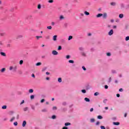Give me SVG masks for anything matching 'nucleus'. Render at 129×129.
I'll return each mask as SVG.
<instances>
[{"label": "nucleus", "instance_id": "a211bd4d", "mask_svg": "<svg viewBox=\"0 0 129 129\" xmlns=\"http://www.w3.org/2000/svg\"><path fill=\"white\" fill-rule=\"evenodd\" d=\"M29 93H33V92H34V90L31 89L29 90Z\"/></svg>", "mask_w": 129, "mask_h": 129}, {"label": "nucleus", "instance_id": "f704fd0d", "mask_svg": "<svg viewBox=\"0 0 129 129\" xmlns=\"http://www.w3.org/2000/svg\"><path fill=\"white\" fill-rule=\"evenodd\" d=\"M99 94V93H98V92H95L94 93L95 96H97V95H98Z\"/></svg>", "mask_w": 129, "mask_h": 129}, {"label": "nucleus", "instance_id": "8fccbe9b", "mask_svg": "<svg viewBox=\"0 0 129 129\" xmlns=\"http://www.w3.org/2000/svg\"><path fill=\"white\" fill-rule=\"evenodd\" d=\"M101 129H105V127L104 126H101Z\"/></svg>", "mask_w": 129, "mask_h": 129}, {"label": "nucleus", "instance_id": "412c9836", "mask_svg": "<svg viewBox=\"0 0 129 129\" xmlns=\"http://www.w3.org/2000/svg\"><path fill=\"white\" fill-rule=\"evenodd\" d=\"M69 63H72V64H73L74 63V60H69Z\"/></svg>", "mask_w": 129, "mask_h": 129}, {"label": "nucleus", "instance_id": "e2e57ef3", "mask_svg": "<svg viewBox=\"0 0 129 129\" xmlns=\"http://www.w3.org/2000/svg\"><path fill=\"white\" fill-rule=\"evenodd\" d=\"M32 77H33V78H35V74H33L32 75Z\"/></svg>", "mask_w": 129, "mask_h": 129}, {"label": "nucleus", "instance_id": "473e14b6", "mask_svg": "<svg viewBox=\"0 0 129 129\" xmlns=\"http://www.w3.org/2000/svg\"><path fill=\"white\" fill-rule=\"evenodd\" d=\"M91 122H94V121H95V120L94 119V118H92L91 119Z\"/></svg>", "mask_w": 129, "mask_h": 129}, {"label": "nucleus", "instance_id": "aec40b11", "mask_svg": "<svg viewBox=\"0 0 129 129\" xmlns=\"http://www.w3.org/2000/svg\"><path fill=\"white\" fill-rule=\"evenodd\" d=\"M36 38L37 39V40H39L40 38H43V37H42L41 36H36Z\"/></svg>", "mask_w": 129, "mask_h": 129}, {"label": "nucleus", "instance_id": "3c124183", "mask_svg": "<svg viewBox=\"0 0 129 129\" xmlns=\"http://www.w3.org/2000/svg\"><path fill=\"white\" fill-rule=\"evenodd\" d=\"M99 123H100V122L99 121H97L96 123V125H98L99 124Z\"/></svg>", "mask_w": 129, "mask_h": 129}, {"label": "nucleus", "instance_id": "f257e3e1", "mask_svg": "<svg viewBox=\"0 0 129 129\" xmlns=\"http://www.w3.org/2000/svg\"><path fill=\"white\" fill-rule=\"evenodd\" d=\"M17 69H18V67L17 66H15L14 67L11 66L9 68V70L10 71H12V70H13L14 72H16Z\"/></svg>", "mask_w": 129, "mask_h": 129}, {"label": "nucleus", "instance_id": "58836bf2", "mask_svg": "<svg viewBox=\"0 0 129 129\" xmlns=\"http://www.w3.org/2000/svg\"><path fill=\"white\" fill-rule=\"evenodd\" d=\"M59 19L60 20H63V19H64V17H63V16H60Z\"/></svg>", "mask_w": 129, "mask_h": 129}, {"label": "nucleus", "instance_id": "72a5a7b5", "mask_svg": "<svg viewBox=\"0 0 129 129\" xmlns=\"http://www.w3.org/2000/svg\"><path fill=\"white\" fill-rule=\"evenodd\" d=\"M30 98L31 99H34V98H35V96L34 95L30 96Z\"/></svg>", "mask_w": 129, "mask_h": 129}, {"label": "nucleus", "instance_id": "69168bd1", "mask_svg": "<svg viewBox=\"0 0 129 129\" xmlns=\"http://www.w3.org/2000/svg\"><path fill=\"white\" fill-rule=\"evenodd\" d=\"M46 80H50V78L47 77V78H46Z\"/></svg>", "mask_w": 129, "mask_h": 129}, {"label": "nucleus", "instance_id": "e433bc0d", "mask_svg": "<svg viewBox=\"0 0 129 129\" xmlns=\"http://www.w3.org/2000/svg\"><path fill=\"white\" fill-rule=\"evenodd\" d=\"M82 92L83 93H86V90H82Z\"/></svg>", "mask_w": 129, "mask_h": 129}, {"label": "nucleus", "instance_id": "2eb2a0df", "mask_svg": "<svg viewBox=\"0 0 129 129\" xmlns=\"http://www.w3.org/2000/svg\"><path fill=\"white\" fill-rule=\"evenodd\" d=\"M119 18H120V19H122V18H123V14H119Z\"/></svg>", "mask_w": 129, "mask_h": 129}, {"label": "nucleus", "instance_id": "774afa93", "mask_svg": "<svg viewBox=\"0 0 129 129\" xmlns=\"http://www.w3.org/2000/svg\"><path fill=\"white\" fill-rule=\"evenodd\" d=\"M7 47H11V44H7Z\"/></svg>", "mask_w": 129, "mask_h": 129}, {"label": "nucleus", "instance_id": "37998d69", "mask_svg": "<svg viewBox=\"0 0 129 129\" xmlns=\"http://www.w3.org/2000/svg\"><path fill=\"white\" fill-rule=\"evenodd\" d=\"M44 101H45V99H42L40 101V102H41V103H43V102H44Z\"/></svg>", "mask_w": 129, "mask_h": 129}, {"label": "nucleus", "instance_id": "a878e982", "mask_svg": "<svg viewBox=\"0 0 129 129\" xmlns=\"http://www.w3.org/2000/svg\"><path fill=\"white\" fill-rule=\"evenodd\" d=\"M41 4H39L37 6V9H38V10H41Z\"/></svg>", "mask_w": 129, "mask_h": 129}, {"label": "nucleus", "instance_id": "9d476101", "mask_svg": "<svg viewBox=\"0 0 129 129\" xmlns=\"http://www.w3.org/2000/svg\"><path fill=\"white\" fill-rule=\"evenodd\" d=\"M64 125L66 126H68V125H71V123L70 122H66L64 123Z\"/></svg>", "mask_w": 129, "mask_h": 129}, {"label": "nucleus", "instance_id": "4be33fe9", "mask_svg": "<svg viewBox=\"0 0 129 129\" xmlns=\"http://www.w3.org/2000/svg\"><path fill=\"white\" fill-rule=\"evenodd\" d=\"M40 65H42V63H41V62H37L36 64V66H40Z\"/></svg>", "mask_w": 129, "mask_h": 129}, {"label": "nucleus", "instance_id": "49530a36", "mask_svg": "<svg viewBox=\"0 0 129 129\" xmlns=\"http://www.w3.org/2000/svg\"><path fill=\"white\" fill-rule=\"evenodd\" d=\"M82 69H83V70H84V71H86V68H85V67H82Z\"/></svg>", "mask_w": 129, "mask_h": 129}, {"label": "nucleus", "instance_id": "393cba45", "mask_svg": "<svg viewBox=\"0 0 129 129\" xmlns=\"http://www.w3.org/2000/svg\"><path fill=\"white\" fill-rule=\"evenodd\" d=\"M73 38V36H70L69 37V38H68L69 41H70V40L72 39Z\"/></svg>", "mask_w": 129, "mask_h": 129}, {"label": "nucleus", "instance_id": "a19ab883", "mask_svg": "<svg viewBox=\"0 0 129 129\" xmlns=\"http://www.w3.org/2000/svg\"><path fill=\"white\" fill-rule=\"evenodd\" d=\"M52 119H55V118H56V116L55 115H52Z\"/></svg>", "mask_w": 129, "mask_h": 129}, {"label": "nucleus", "instance_id": "423d86ee", "mask_svg": "<svg viewBox=\"0 0 129 129\" xmlns=\"http://www.w3.org/2000/svg\"><path fill=\"white\" fill-rule=\"evenodd\" d=\"M113 124H114V125H119L120 123L119 122H113Z\"/></svg>", "mask_w": 129, "mask_h": 129}, {"label": "nucleus", "instance_id": "1a4fd4ad", "mask_svg": "<svg viewBox=\"0 0 129 129\" xmlns=\"http://www.w3.org/2000/svg\"><path fill=\"white\" fill-rule=\"evenodd\" d=\"M0 54L2 56H4V57H6V56H7V55L6 54V53L4 52H0Z\"/></svg>", "mask_w": 129, "mask_h": 129}, {"label": "nucleus", "instance_id": "0e129e2a", "mask_svg": "<svg viewBox=\"0 0 129 129\" xmlns=\"http://www.w3.org/2000/svg\"><path fill=\"white\" fill-rule=\"evenodd\" d=\"M104 103H106V99L103 100Z\"/></svg>", "mask_w": 129, "mask_h": 129}, {"label": "nucleus", "instance_id": "864d4df0", "mask_svg": "<svg viewBox=\"0 0 129 129\" xmlns=\"http://www.w3.org/2000/svg\"><path fill=\"white\" fill-rule=\"evenodd\" d=\"M111 54H110V53L108 52V53H107V56H110Z\"/></svg>", "mask_w": 129, "mask_h": 129}, {"label": "nucleus", "instance_id": "c03bdc74", "mask_svg": "<svg viewBox=\"0 0 129 129\" xmlns=\"http://www.w3.org/2000/svg\"><path fill=\"white\" fill-rule=\"evenodd\" d=\"M15 117H13L11 120H10V121H13L14 119H15Z\"/></svg>", "mask_w": 129, "mask_h": 129}, {"label": "nucleus", "instance_id": "5701e85b", "mask_svg": "<svg viewBox=\"0 0 129 129\" xmlns=\"http://www.w3.org/2000/svg\"><path fill=\"white\" fill-rule=\"evenodd\" d=\"M58 82H59V83L62 82V78H59L58 79Z\"/></svg>", "mask_w": 129, "mask_h": 129}, {"label": "nucleus", "instance_id": "f03ea898", "mask_svg": "<svg viewBox=\"0 0 129 129\" xmlns=\"http://www.w3.org/2000/svg\"><path fill=\"white\" fill-rule=\"evenodd\" d=\"M6 70H7V69L5 68H3L0 70V72L1 73H4V72H6Z\"/></svg>", "mask_w": 129, "mask_h": 129}, {"label": "nucleus", "instance_id": "bf43d9fd", "mask_svg": "<svg viewBox=\"0 0 129 129\" xmlns=\"http://www.w3.org/2000/svg\"><path fill=\"white\" fill-rule=\"evenodd\" d=\"M90 111H91V112H92V111H93V108H91L90 109Z\"/></svg>", "mask_w": 129, "mask_h": 129}, {"label": "nucleus", "instance_id": "20e7f679", "mask_svg": "<svg viewBox=\"0 0 129 129\" xmlns=\"http://www.w3.org/2000/svg\"><path fill=\"white\" fill-rule=\"evenodd\" d=\"M52 54L53 55H57L58 54V52L57 51H56V50H53L52 51Z\"/></svg>", "mask_w": 129, "mask_h": 129}, {"label": "nucleus", "instance_id": "c756f323", "mask_svg": "<svg viewBox=\"0 0 129 129\" xmlns=\"http://www.w3.org/2000/svg\"><path fill=\"white\" fill-rule=\"evenodd\" d=\"M42 112H46L47 111V109H43L42 110Z\"/></svg>", "mask_w": 129, "mask_h": 129}, {"label": "nucleus", "instance_id": "4c0bfd02", "mask_svg": "<svg viewBox=\"0 0 129 129\" xmlns=\"http://www.w3.org/2000/svg\"><path fill=\"white\" fill-rule=\"evenodd\" d=\"M52 109H53V110H56L57 109V107L56 106L53 107Z\"/></svg>", "mask_w": 129, "mask_h": 129}, {"label": "nucleus", "instance_id": "2f4dec72", "mask_svg": "<svg viewBox=\"0 0 129 129\" xmlns=\"http://www.w3.org/2000/svg\"><path fill=\"white\" fill-rule=\"evenodd\" d=\"M81 54L82 55V56H84V57H85V56H86V54L85 53V52H81Z\"/></svg>", "mask_w": 129, "mask_h": 129}, {"label": "nucleus", "instance_id": "5fc2aeb1", "mask_svg": "<svg viewBox=\"0 0 129 129\" xmlns=\"http://www.w3.org/2000/svg\"><path fill=\"white\" fill-rule=\"evenodd\" d=\"M107 88H108V86L105 85V89H107Z\"/></svg>", "mask_w": 129, "mask_h": 129}, {"label": "nucleus", "instance_id": "ea45409f", "mask_svg": "<svg viewBox=\"0 0 129 129\" xmlns=\"http://www.w3.org/2000/svg\"><path fill=\"white\" fill-rule=\"evenodd\" d=\"M128 40H129V36L126 37V38H125V41H128Z\"/></svg>", "mask_w": 129, "mask_h": 129}, {"label": "nucleus", "instance_id": "052dcab7", "mask_svg": "<svg viewBox=\"0 0 129 129\" xmlns=\"http://www.w3.org/2000/svg\"><path fill=\"white\" fill-rule=\"evenodd\" d=\"M46 75H50V73L47 72L46 73Z\"/></svg>", "mask_w": 129, "mask_h": 129}, {"label": "nucleus", "instance_id": "f3484780", "mask_svg": "<svg viewBox=\"0 0 129 129\" xmlns=\"http://www.w3.org/2000/svg\"><path fill=\"white\" fill-rule=\"evenodd\" d=\"M84 14H85V15H86V16H89V15H90L89 13V12H87V11H85V12H84Z\"/></svg>", "mask_w": 129, "mask_h": 129}, {"label": "nucleus", "instance_id": "ddd939ff", "mask_svg": "<svg viewBox=\"0 0 129 129\" xmlns=\"http://www.w3.org/2000/svg\"><path fill=\"white\" fill-rule=\"evenodd\" d=\"M28 110H29V107H26L23 108L24 111H27Z\"/></svg>", "mask_w": 129, "mask_h": 129}, {"label": "nucleus", "instance_id": "6ab92c4d", "mask_svg": "<svg viewBox=\"0 0 129 129\" xmlns=\"http://www.w3.org/2000/svg\"><path fill=\"white\" fill-rule=\"evenodd\" d=\"M23 63H24V60H21L20 61V62H19V64H20V65H23Z\"/></svg>", "mask_w": 129, "mask_h": 129}, {"label": "nucleus", "instance_id": "f8f14e48", "mask_svg": "<svg viewBox=\"0 0 129 129\" xmlns=\"http://www.w3.org/2000/svg\"><path fill=\"white\" fill-rule=\"evenodd\" d=\"M53 41H57V35H54L53 37Z\"/></svg>", "mask_w": 129, "mask_h": 129}, {"label": "nucleus", "instance_id": "4d7b16f0", "mask_svg": "<svg viewBox=\"0 0 129 129\" xmlns=\"http://www.w3.org/2000/svg\"><path fill=\"white\" fill-rule=\"evenodd\" d=\"M51 25L52 26H54L55 25V22H51Z\"/></svg>", "mask_w": 129, "mask_h": 129}, {"label": "nucleus", "instance_id": "c9c22d12", "mask_svg": "<svg viewBox=\"0 0 129 129\" xmlns=\"http://www.w3.org/2000/svg\"><path fill=\"white\" fill-rule=\"evenodd\" d=\"M79 49L80 51H83V50H84V48H83V47H79Z\"/></svg>", "mask_w": 129, "mask_h": 129}, {"label": "nucleus", "instance_id": "b1692460", "mask_svg": "<svg viewBox=\"0 0 129 129\" xmlns=\"http://www.w3.org/2000/svg\"><path fill=\"white\" fill-rule=\"evenodd\" d=\"M97 117L98 119H102V116L101 115H98Z\"/></svg>", "mask_w": 129, "mask_h": 129}, {"label": "nucleus", "instance_id": "9b49d317", "mask_svg": "<svg viewBox=\"0 0 129 129\" xmlns=\"http://www.w3.org/2000/svg\"><path fill=\"white\" fill-rule=\"evenodd\" d=\"M85 100L86 101V102H90V99L88 98H85Z\"/></svg>", "mask_w": 129, "mask_h": 129}, {"label": "nucleus", "instance_id": "680f3d73", "mask_svg": "<svg viewBox=\"0 0 129 129\" xmlns=\"http://www.w3.org/2000/svg\"><path fill=\"white\" fill-rule=\"evenodd\" d=\"M110 22H111V23H113V22H114V20L111 19V20H110Z\"/></svg>", "mask_w": 129, "mask_h": 129}, {"label": "nucleus", "instance_id": "338daca9", "mask_svg": "<svg viewBox=\"0 0 129 129\" xmlns=\"http://www.w3.org/2000/svg\"><path fill=\"white\" fill-rule=\"evenodd\" d=\"M116 26H113V29H116Z\"/></svg>", "mask_w": 129, "mask_h": 129}, {"label": "nucleus", "instance_id": "603ef678", "mask_svg": "<svg viewBox=\"0 0 129 129\" xmlns=\"http://www.w3.org/2000/svg\"><path fill=\"white\" fill-rule=\"evenodd\" d=\"M23 103H25V100H22V101L21 102V103H20V104H23Z\"/></svg>", "mask_w": 129, "mask_h": 129}, {"label": "nucleus", "instance_id": "13d9d810", "mask_svg": "<svg viewBox=\"0 0 129 129\" xmlns=\"http://www.w3.org/2000/svg\"><path fill=\"white\" fill-rule=\"evenodd\" d=\"M116 96L117 97H119L120 96V95H119V94H117Z\"/></svg>", "mask_w": 129, "mask_h": 129}, {"label": "nucleus", "instance_id": "0eeeda50", "mask_svg": "<svg viewBox=\"0 0 129 129\" xmlns=\"http://www.w3.org/2000/svg\"><path fill=\"white\" fill-rule=\"evenodd\" d=\"M26 124H27V121L24 120L23 122L22 126H23V127H25V126H26Z\"/></svg>", "mask_w": 129, "mask_h": 129}, {"label": "nucleus", "instance_id": "79ce46f5", "mask_svg": "<svg viewBox=\"0 0 129 129\" xmlns=\"http://www.w3.org/2000/svg\"><path fill=\"white\" fill-rule=\"evenodd\" d=\"M5 35H6V33H1L0 34V36H5Z\"/></svg>", "mask_w": 129, "mask_h": 129}, {"label": "nucleus", "instance_id": "39448f33", "mask_svg": "<svg viewBox=\"0 0 129 129\" xmlns=\"http://www.w3.org/2000/svg\"><path fill=\"white\" fill-rule=\"evenodd\" d=\"M102 17L103 19H106V18H107V14L104 13V14H103Z\"/></svg>", "mask_w": 129, "mask_h": 129}, {"label": "nucleus", "instance_id": "c85d7f7f", "mask_svg": "<svg viewBox=\"0 0 129 129\" xmlns=\"http://www.w3.org/2000/svg\"><path fill=\"white\" fill-rule=\"evenodd\" d=\"M2 109H7V105L2 106Z\"/></svg>", "mask_w": 129, "mask_h": 129}, {"label": "nucleus", "instance_id": "bb28decb", "mask_svg": "<svg viewBox=\"0 0 129 129\" xmlns=\"http://www.w3.org/2000/svg\"><path fill=\"white\" fill-rule=\"evenodd\" d=\"M111 6H115V5H116V4L115 2H112L110 4Z\"/></svg>", "mask_w": 129, "mask_h": 129}, {"label": "nucleus", "instance_id": "6e6d98bb", "mask_svg": "<svg viewBox=\"0 0 129 129\" xmlns=\"http://www.w3.org/2000/svg\"><path fill=\"white\" fill-rule=\"evenodd\" d=\"M62 129H68V127L67 126H64Z\"/></svg>", "mask_w": 129, "mask_h": 129}, {"label": "nucleus", "instance_id": "de8ad7c7", "mask_svg": "<svg viewBox=\"0 0 129 129\" xmlns=\"http://www.w3.org/2000/svg\"><path fill=\"white\" fill-rule=\"evenodd\" d=\"M14 125H18V122H15L14 123Z\"/></svg>", "mask_w": 129, "mask_h": 129}, {"label": "nucleus", "instance_id": "09e8293b", "mask_svg": "<svg viewBox=\"0 0 129 129\" xmlns=\"http://www.w3.org/2000/svg\"><path fill=\"white\" fill-rule=\"evenodd\" d=\"M66 58H67V59H69V58H70V55H67Z\"/></svg>", "mask_w": 129, "mask_h": 129}, {"label": "nucleus", "instance_id": "7ed1b4c3", "mask_svg": "<svg viewBox=\"0 0 129 129\" xmlns=\"http://www.w3.org/2000/svg\"><path fill=\"white\" fill-rule=\"evenodd\" d=\"M109 36H111V35H113V30L111 29L109 32H108Z\"/></svg>", "mask_w": 129, "mask_h": 129}, {"label": "nucleus", "instance_id": "dca6fc26", "mask_svg": "<svg viewBox=\"0 0 129 129\" xmlns=\"http://www.w3.org/2000/svg\"><path fill=\"white\" fill-rule=\"evenodd\" d=\"M48 3H49V4H53V3H54V0H49L48 1Z\"/></svg>", "mask_w": 129, "mask_h": 129}, {"label": "nucleus", "instance_id": "cd10ccee", "mask_svg": "<svg viewBox=\"0 0 129 129\" xmlns=\"http://www.w3.org/2000/svg\"><path fill=\"white\" fill-rule=\"evenodd\" d=\"M47 29H48V30H52V26H47Z\"/></svg>", "mask_w": 129, "mask_h": 129}, {"label": "nucleus", "instance_id": "7c9ffc66", "mask_svg": "<svg viewBox=\"0 0 129 129\" xmlns=\"http://www.w3.org/2000/svg\"><path fill=\"white\" fill-rule=\"evenodd\" d=\"M58 50L60 51V50H62V46H59L58 47Z\"/></svg>", "mask_w": 129, "mask_h": 129}, {"label": "nucleus", "instance_id": "a18cd8bd", "mask_svg": "<svg viewBox=\"0 0 129 129\" xmlns=\"http://www.w3.org/2000/svg\"><path fill=\"white\" fill-rule=\"evenodd\" d=\"M119 91H120V92H122V91H123V90L122 89V88H120L119 89Z\"/></svg>", "mask_w": 129, "mask_h": 129}, {"label": "nucleus", "instance_id": "4468645a", "mask_svg": "<svg viewBox=\"0 0 129 129\" xmlns=\"http://www.w3.org/2000/svg\"><path fill=\"white\" fill-rule=\"evenodd\" d=\"M21 38H23V35H18L17 37V39H21Z\"/></svg>", "mask_w": 129, "mask_h": 129}, {"label": "nucleus", "instance_id": "6e6552de", "mask_svg": "<svg viewBox=\"0 0 129 129\" xmlns=\"http://www.w3.org/2000/svg\"><path fill=\"white\" fill-rule=\"evenodd\" d=\"M103 16V14H98V15H96L97 18H100L101 17H102Z\"/></svg>", "mask_w": 129, "mask_h": 129}]
</instances>
